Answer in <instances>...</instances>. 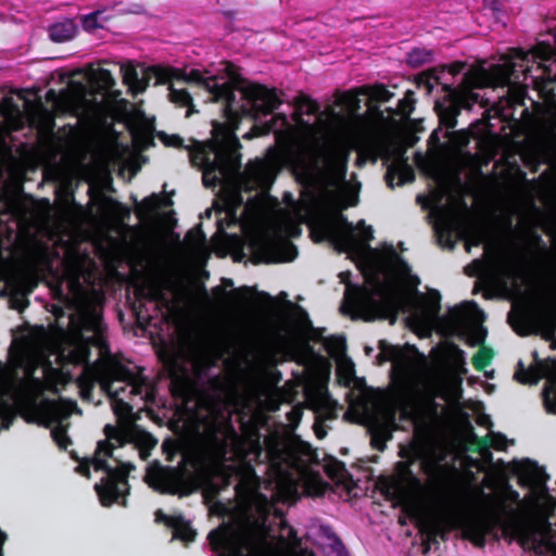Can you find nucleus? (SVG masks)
I'll return each instance as SVG.
<instances>
[{
	"label": "nucleus",
	"instance_id": "2f4dec72",
	"mask_svg": "<svg viewBox=\"0 0 556 556\" xmlns=\"http://www.w3.org/2000/svg\"><path fill=\"white\" fill-rule=\"evenodd\" d=\"M402 173H397V169L394 168V167H390L387 175H386V179H387V184L393 188L394 187V178L396 175H399V181L396 182V185H403L404 182L406 181H409L413 179V173H412V169L408 168V167H405L401 170Z\"/></svg>",
	"mask_w": 556,
	"mask_h": 556
},
{
	"label": "nucleus",
	"instance_id": "79ce46f5",
	"mask_svg": "<svg viewBox=\"0 0 556 556\" xmlns=\"http://www.w3.org/2000/svg\"><path fill=\"white\" fill-rule=\"evenodd\" d=\"M144 202L148 205V207L151 210L157 208L160 205L159 198L156 195L146 199Z\"/></svg>",
	"mask_w": 556,
	"mask_h": 556
},
{
	"label": "nucleus",
	"instance_id": "4468645a",
	"mask_svg": "<svg viewBox=\"0 0 556 556\" xmlns=\"http://www.w3.org/2000/svg\"><path fill=\"white\" fill-rule=\"evenodd\" d=\"M299 363L303 365L304 372L311 376V381L305 382L304 386L306 401L320 418H334L337 403L330 397L328 390L319 377L325 363L324 357L317 355L306 345L304 346L302 355L299 356Z\"/></svg>",
	"mask_w": 556,
	"mask_h": 556
},
{
	"label": "nucleus",
	"instance_id": "dca6fc26",
	"mask_svg": "<svg viewBox=\"0 0 556 556\" xmlns=\"http://www.w3.org/2000/svg\"><path fill=\"white\" fill-rule=\"evenodd\" d=\"M509 321L519 334H540L551 343V349H556V308L554 304L536 312L510 315Z\"/></svg>",
	"mask_w": 556,
	"mask_h": 556
},
{
	"label": "nucleus",
	"instance_id": "58836bf2",
	"mask_svg": "<svg viewBox=\"0 0 556 556\" xmlns=\"http://www.w3.org/2000/svg\"><path fill=\"white\" fill-rule=\"evenodd\" d=\"M165 282H160L159 285H155L151 288V296L155 300H162L165 301V295L163 291V285Z\"/></svg>",
	"mask_w": 556,
	"mask_h": 556
},
{
	"label": "nucleus",
	"instance_id": "c9c22d12",
	"mask_svg": "<svg viewBox=\"0 0 556 556\" xmlns=\"http://www.w3.org/2000/svg\"><path fill=\"white\" fill-rule=\"evenodd\" d=\"M529 237H530V240L532 241V243L543 253V254H547V245L545 243V241L543 240L542 236L535 231V230H530L529 231Z\"/></svg>",
	"mask_w": 556,
	"mask_h": 556
},
{
	"label": "nucleus",
	"instance_id": "8fccbe9b",
	"mask_svg": "<svg viewBox=\"0 0 556 556\" xmlns=\"http://www.w3.org/2000/svg\"><path fill=\"white\" fill-rule=\"evenodd\" d=\"M222 283H223L224 288H228V287H232L233 286L232 280L228 279V278H223Z\"/></svg>",
	"mask_w": 556,
	"mask_h": 556
},
{
	"label": "nucleus",
	"instance_id": "cd10ccee",
	"mask_svg": "<svg viewBox=\"0 0 556 556\" xmlns=\"http://www.w3.org/2000/svg\"><path fill=\"white\" fill-rule=\"evenodd\" d=\"M336 362L338 365V375L340 377V380L344 384L349 386L355 379V369L353 362L346 356L340 357L336 359Z\"/></svg>",
	"mask_w": 556,
	"mask_h": 556
},
{
	"label": "nucleus",
	"instance_id": "a19ab883",
	"mask_svg": "<svg viewBox=\"0 0 556 556\" xmlns=\"http://www.w3.org/2000/svg\"><path fill=\"white\" fill-rule=\"evenodd\" d=\"M84 27L86 29H94L98 27L96 23V15H89L84 20Z\"/></svg>",
	"mask_w": 556,
	"mask_h": 556
},
{
	"label": "nucleus",
	"instance_id": "4d7b16f0",
	"mask_svg": "<svg viewBox=\"0 0 556 556\" xmlns=\"http://www.w3.org/2000/svg\"><path fill=\"white\" fill-rule=\"evenodd\" d=\"M242 302H244V299H241V302H239L237 305H242Z\"/></svg>",
	"mask_w": 556,
	"mask_h": 556
},
{
	"label": "nucleus",
	"instance_id": "f3484780",
	"mask_svg": "<svg viewBox=\"0 0 556 556\" xmlns=\"http://www.w3.org/2000/svg\"><path fill=\"white\" fill-rule=\"evenodd\" d=\"M515 378L521 383H536L541 378L546 379L543 389V402L548 414H556V358L535 361V365L525 368L519 363Z\"/></svg>",
	"mask_w": 556,
	"mask_h": 556
},
{
	"label": "nucleus",
	"instance_id": "864d4df0",
	"mask_svg": "<svg viewBox=\"0 0 556 556\" xmlns=\"http://www.w3.org/2000/svg\"><path fill=\"white\" fill-rule=\"evenodd\" d=\"M484 419L486 420V419H488V416L482 417V418H481V420H480V422L482 424Z\"/></svg>",
	"mask_w": 556,
	"mask_h": 556
},
{
	"label": "nucleus",
	"instance_id": "4c0bfd02",
	"mask_svg": "<svg viewBox=\"0 0 556 556\" xmlns=\"http://www.w3.org/2000/svg\"><path fill=\"white\" fill-rule=\"evenodd\" d=\"M413 111L412 100L409 97L401 100L400 102V112L403 116H409Z\"/></svg>",
	"mask_w": 556,
	"mask_h": 556
},
{
	"label": "nucleus",
	"instance_id": "393cba45",
	"mask_svg": "<svg viewBox=\"0 0 556 556\" xmlns=\"http://www.w3.org/2000/svg\"><path fill=\"white\" fill-rule=\"evenodd\" d=\"M146 481L155 490L167 491L166 473L163 468L149 466L147 468Z\"/></svg>",
	"mask_w": 556,
	"mask_h": 556
},
{
	"label": "nucleus",
	"instance_id": "6ab92c4d",
	"mask_svg": "<svg viewBox=\"0 0 556 556\" xmlns=\"http://www.w3.org/2000/svg\"><path fill=\"white\" fill-rule=\"evenodd\" d=\"M85 76L90 89L102 94V99L97 102L92 92L85 85L79 84L78 86V91L86 94V111L96 110L101 105L105 93L115 86L116 81L109 70L99 66L94 67L91 64L86 67Z\"/></svg>",
	"mask_w": 556,
	"mask_h": 556
},
{
	"label": "nucleus",
	"instance_id": "6e6552de",
	"mask_svg": "<svg viewBox=\"0 0 556 556\" xmlns=\"http://www.w3.org/2000/svg\"><path fill=\"white\" fill-rule=\"evenodd\" d=\"M440 294L433 291L428 299L418 303L410 315L412 325L425 334L437 330L444 337L455 336L470 345L480 344L485 337L482 323L484 313L475 302H464L440 316Z\"/></svg>",
	"mask_w": 556,
	"mask_h": 556
},
{
	"label": "nucleus",
	"instance_id": "37998d69",
	"mask_svg": "<svg viewBox=\"0 0 556 556\" xmlns=\"http://www.w3.org/2000/svg\"><path fill=\"white\" fill-rule=\"evenodd\" d=\"M280 526V531H281V535H283L285 532L288 533V535H291L293 534V529L290 527V523H287V522H283V523H279Z\"/></svg>",
	"mask_w": 556,
	"mask_h": 556
},
{
	"label": "nucleus",
	"instance_id": "4be33fe9",
	"mask_svg": "<svg viewBox=\"0 0 556 556\" xmlns=\"http://www.w3.org/2000/svg\"><path fill=\"white\" fill-rule=\"evenodd\" d=\"M538 131L544 138L556 135V99L549 101L544 115L538 123Z\"/></svg>",
	"mask_w": 556,
	"mask_h": 556
},
{
	"label": "nucleus",
	"instance_id": "09e8293b",
	"mask_svg": "<svg viewBox=\"0 0 556 556\" xmlns=\"http://www.w3.org/2000/svg\"><path fill=\"white\" fill-rule=\"evenodd\" d=\"M226 70L231 80H236V73L233 72L232 67L230 65H226Z\"/></svg>",
	"mask_w": 556,
	"mask_h": 556
},
{
	"label": "nucleus",
	"instance_id": "20e7f679",
	"mask_svg": "<svg viewBox=\"0 0 556 556\" xmlns=\"http://www.w3.org/2000/svg\"><path fill=\"white\" fill-rule=\"evenodd\" d=\"M555 59L556 35L554 47L546 42H540L527 52L514 49L509 54L503 56L502 63L466 74L458 89H451L445 76L459 74L465 67L463 62L430 70L422 84L429 93L433 90L435 84L441 85L444 90H448L451 105L440 116L441 123L448 130L456 126V115L462 109L469 110L476 103L485 104L488 102L476 89L507 87L506 93L509 102L521 103L528 86L531 85L540 89L545 80L556 83Z\"/></svg>",
	"mask_w": 556,
	"mask_h": 556
},
{
	"label": "nucleus",
	"instance_id": "a878e982",
	"mask_svg": "<svg viewBox=\"0 0 556 556\" xmlns=\"http://www.w3.org/2000/svg\"><path fill=\"white\" fill-rule=\"evenodd\" d=\"M172 531V539L179 540L186 544L194 541L197 530L190 527V523H167Z\"/></svg>",
	"mask_w": 556,
	"mask_h": 556
},
{
	"label": "nucleus",
	"instance_id": "603ef678",
	"mask_svg": "<svg viewBox=\"0 0 556 556\" xmlns=\"http://www.w3.org/2000/svg\"><path fill=\"white\" fill-rule=\"evenodd\" d=\"M325 433H321L317 430V437L321 438Z\"/></svg>",
	"mask_w": 556,
	"mask_h": 556
},
{
	"label": "nucleus",
	"instance_id": "423d86ee",
	"mask_svg": "<svg viewBox=\"0 0 556 556\" xmlns=\"http://www.w3.org/2000/svg\"><path fill=\"white\" fill-rule=\"evenodd\" d=\"M414 529L424 554L438 548L440 540L445 541L452 530L478 547H483L489 539H497L501 530L510 531L523 548L556 556V523H414Z\"/></svg>",
	"mask_w": 556,
	"mask_h": 556
},
{
	"label": "nucleus",
	"instance_id": "f8f14e48",
	"mask_svg": "<svg viewBox=\"0 0 556 556\" xmlns=\"http://www.w3.org/2000/svg\"><path fill=\"white\" fill-rule=\"evenodd\" d=\"M467 249L484 244V253L490 254L489 267L504 287L519 288L527 266L523 256L516 251L494 252L484 230L473 229L466 239Z\"/></svg>",
	"mask_w": 556,
	"mask_h": 556
},
{
	"label": "nucleus",
	"instance_id": "39448f33",
	"mask_svg": "<svg viewBox=\"0 0 556 556\" xmlns=\"http://www.w3.org/2000/svg\"><path fill=\"white\" fill-rule=\"evenodd\" d=\"M511 473L527 489L523 497L513 489L505 477L486 475L484 485L490 493L481 492L479 510L488 521H548L556 518V498L548 493V476L530 459L509 464Z\"/></svg>",
	"mask_w": 556,
	"mask_h": 556
},
{
	"label": "nucleus",
	"instance_id": "e433bc0d",
	"mask_svg": "<svg viewBox=\"0 0 556 556\" xmlns=\"http://www.w3.org/2000/svg\"><path fill=\"white\" fill-rule=\"evenodd\" d=\"M490 444L496 450H504L507 445V439L501 433H490Z\"/></svg>",
	"mask_w": 556,
	"mask_h": 556
},
{
	"label": "nucleus",
	"instance_id": "5fc2aeb1",
	"mask_svg": "<svg viewBox=\"0 0 556 556\" xmlns=\"http://www.w3.org/2000/svg\"><path fill=\"white\" fill-rule=\"evenodd\" d=\"M240 292H241L240 289H237V290L233 291V293H240Z\"/></svg>",
	"mask_w": 556,
	"mask_h": 556
},
{
	"label": "nucleus",
	"instance_id": "de8ad7c7",
	"mask_svg": "<svg viewBox=\"0 0 556 556\" xmlns=\"http://www.w3.org/2000/svg\"><path fill=\"white\" fill-rule=\"evenodd\" d=\"M213 293L215 296L220 298L222 295H224L225 291L223 287H216L213 289Z\"/></svg>",
	"mask_w": 556,
	"mask_h": 556
},
{
	"label": "nucleus",
	"instance_id": "ea45409f",
	"mask_svg": "<svg viewBox=\"0 0 556 556\" xmlns=\"http://www.w3.org/2000/svg\"><path fill=\"white\" fill-rule=\"evenodd\" d=\"M164 143L166 146H172V147H181L182 146V139L180 137H178V136H167L164 139Z\"/></svg>",
	"mask_w": 556,
	"mask_h": 556
},
{
	"label": "nucleus",
	"instance_id": "a211bd4d",
	"mask_svg": "<svg viewBox=\"0 0 556 556\" xmlns=\"http://www.w3.org/2000/svg\"><path fill=\"white\" fill-rule=\"evenodd\" d=\"M381 488L388 497L403 505L413 503L422 492L420 480L404 462L397 464L394 476L381 481Z\"/></svg>",
	"mask_w": 556,
	"mask_h": 556
},
{
	"label": "nucleus",
	"instance_id": "7c9ffc66",
	"mask_svg": "<svg viewBox=\"0 0 556 556\" xmlns=\"http://www.w3.org/2000/svg\"><path fill=\"white\" fill-rule=\"evenodd\" d=\"M432 60V51L425 48H416L407 55V63L414 67L426 64Z\"/></svg>",
	"mask_w": 556,
	"mask_h": 556
},
{
	"label": "nucleus",
	"instance_id": "5701e85b",
	"mask_svg": "<svg viewBox=\"0 0 556 556\" xmlns=\"http://www.w3.org/2000/svg\"><path fill=\"white\" fill-rule=\"evenodd\" d=\"M77 27L71 20L55 23L50 27L49 36L54 42H64L75 37Z\"/></svg>",
	"mask_w": 556,
	"mask_h": 556
},
{
	"label": "nucleus",
	"instance_id": "bb28decb",
	"mask_svg": "<svg viewBox=\"0 0 556 556\" xmlns=\"http://www.w3.org/2000/svg\"><path fill=\"white\" fill-rule=\"evenodd\" d=\"M452 363L455 370L454 380L457 387H459L462 383V375L467 372L466 356L465 352L455 345L452 346Z\"/></svg>",
	"mask_w": 556,
	"mask_h": 556
},
{
	"label": "nucleus",
	"instance_id": "9b49d317",
	"mask_svg": "<svg viewBox=\"0 0 556 556\" xmlns=\"http://www.w3.org/2000/svg\"><path fill=\"white\" fill-rule=\"evenodd\" d=\"M266 531V523H219L207 539L217 556H262ZM304 556L314 555L305 553Z\"/></svg>",
	"mask_w": 556,
	"mask_h": 556
},
{
	"label": "nucleus",
	"instance_id": "1a4fd4ad",
	"mask_svg": "<svg viewBox=\"0 0 556 556\" xmlns=\"http://www.w3.org/2000/svg\"><path fill=\"white\" fill-rule=\"evenodd\" d=\"M249 394L242 393L236 386H227L218 391L210 403L211 421L205 426L200 440V454L203 462L220 463L228 453L230 444L237 442L235 429L229 424L230 415L244 408Z\"/></svg>",
	"mask_w": 556,
	"mask_h": 556
},
{
	"label": "nucleus",
	"instance_id": "aec40b11",
	"mask_svg": "<svg viewBox=\"0 0 556 556\" xmlns=\"http://www.w3.org/2000/svg\"><path fill=\"white\" fill-rule=\"evenodd\" d=\"M328 476L333 480L338 489H342L348 497L355 495L353 493L355 483L349 475L342 463L331 462L326 466Z\"/></svg>",
	"mask_w": 556,
	"mask_h": 556
},
{
	"label": "nucleus",
	"instance_id": "6e6d98bb",
	"mask_svg": "<svg viewBox=\"0 0 556 556\" xmlns=\"http://www.w3.org/2000/svg\"><path fill=\"white\" fill-rule=\"evenodd\" d=\"M242 302H244V299H241V302H239L237 305H242Z\"/></svg>",
	"mask_w": 556,
	"mask_h": 556
},
{
	"label": "nucleus",
	"instance_id": "2eb2a0df",
	"mask_svg": "<svg viewBox=\"0 0 556 556\" xmlns=\"http://www.w3.org/2000/svg\"><path fill=\"white\" fill-rule=\"evenodd\" d=\"M466 205L458 207L453 199L448 203L442 204L441 198L433 199L431 214L434 218V229L439 236L441 244L453 247V238L464 235L467 224Z\"/></svg>",
	"mask_w": 556,
	"mask_h": 556
},
{
	"label": "nucleus",
	"instance_id": "c85d7f7f",
	"mask_svg": "<svg viewBox=\"0 0 556 556\" xmlns=\"http://www.w3.org/2000/svg\"><path fill=\"white\" fill-rule=\"evenodd\" d=\"M324 345L331 357L338 359L345 355V340L342 337H329L324 339Z\"/></svg>",
	"mask_w": 556,
	"mask_h": 556
},
{
	"label": "nucleus",
	"instance_id": "7ed1b4c3",
	"mask_svg": "<svg viewBox=\"0 0 556 556\" xmlns=\"http://www.w3.org/2000/svg\"><path fill=\"white\" fill-rule=\"evenodd\" d=\"M249 448L251 459L268 463L275 484L271 497L252 490L242 492L237 484L233 501L211 500V516L228 517L229 521H267L271 516L283 517V504L294 503L302 495L319 496L325 493L328 485L311 468L315 452L307 443L275 431L264 438L263 444L260 438L250 439Z\"/></svg>",
	"mask_w": 556,
	"mask_h": 556
},
{
	"label": "nucleus",
	"instance_id": "9d476101",
	"mask_svg": "<svg viewBox=\"0 0 556 556\" xmlns=\"http://www.w3.org/2000/svg\"><path fill=\"white\" fill-rule=\"evenodd\" d=\"M381 354L392 363L401 384L403 402L413 412L430 408L434 401L432 386L425 372L426 358L413 348L383 345Z\"/></svg>",
	"mask_w": 556,
	"mask_h": 556
},
{
	"label": "nucleus",
	"instance_id": "473e14b6",
	"mask_svg": "<svg viewBox=\"0 0 556 556\" xmlns=\"http://www.w3.org/2000/svg\"><path fill=\"white\" fill-rule=\"evenodd\" d=\"M350 409L359 416H367L369 415V403L362 394L356 401L351 402Z\"/></svg>",
	"mask_w": 556,
	"mask_h": 556
},
{
	"label": "nucleus",
	"instance_id": "ddd939ff",
	"mask_svg": "<svg viewBox=\"0 0 556 556\" xmlns=\"http://www.w3.org/2000/svg\"><path fill=\"white\" fill-rule=\"evenodd\" d=\"M299 233V225L290 215L278 216L260 233L257 247L264 262H291L296 255V248L288 241L289 236Z\"/></svg>",
	"mask_w": 556,
	"mask_h": 556
},
{
	"label": "nucleus",
	"instance_id": "c756f323",
	"mask_svg": "<svg viewBox=\"0 0 556 556\" xmlns=\"http://www.w3.org/2000/svg\"><path fill=\"white\" fill-rule=\"evenodd\" d=\"M351 93L358 97V94H366L371 100L387 102L391 99L392 93L386 89L383 86H376L374 88H361L357 92L350 91ZM359 100V98H357Z\"/></svg>",
	"mask_w": 556,
	"mask_h": 556
},
{
	"label": "nucleus",
	"instance_id": "f257e3e1",
	"mask_svg": "<svg viewBox=\"0 0 556 556\" xmlns=\"http://www.w3.org/2000/svg\"><path fill=\"white\" fill-rule=\"evenodd\" d=\"M227 85L235 110L227 111L225 98L223 109L225 123L213 124L212 140L206 147L200 146L190 154L193 165L202 169L205 187H219L225 211L236 219V210L244 202L242 191L260 190L265 193L277 173L289 166L305 184H321V206L330 216L320 222V239L328 240L339 252L353 258L365 280L363 287L353 286L345 280L349 273H342L346 285L342 311L353 318L374 320L396 319L399 311L410 301L402 280L408 274V265L401 258L392 245L381 250L372 249L371 226L359 220L355 226L341 211L354 206L358 201L359 184L346 179V164L350 152H357V163H375L386 151L388 134L386 128L368 115L358 113L361 100L351 92L340 94L334 105L319 111L313 99L301 96L295 101L294 122L291 125L286 115H276L270 123L255 125L243 138L251 139L273 131L278 147H270L263 160L249 163L241 172L240 147L235 135L239 114L252 115L256 121L267 116L280 103L275 89L257 84H243L240 87L247 105L236 102L233 87Z\"/></svg>",
	"mask_w": 556,
	"mask_h": 556
},
{
	"label": "nucleus",
	"instance_id": "f704fd0d",
	"mask_svg": "<svg viewBox=\"0 0 556 556\" xmlns=\"http://www.w3.org/2000/svg\"><path fill=\"white\" fill-rule=\"evenodd\" d=\"M545 279L549 292L556 293V263L546 269Z\"/></svg>",
	"mask_w": 556,
	"mask_h": 556
},
{
	"label": "nucleus",
	"instance_id": "412c9836",
	"mask_svg": "<svg viewBox=\"0 0 556 556\" xmlns=\"http://www.w3.org/2000/svg\"><path fill=\"white\" fill-rule=\"evenodd\" d=\"M320 545L327 556H350L341 539L328 525L320 527Z\"/></svg>",
	"mask_w": 556,
	"mask_h": 556
},
{
	"label": "nucleus",
	"instance_id": "c03bdc74",
	"mask_svg": "<svg viewBox=\"0 0 556 556\" xmlns=\"http://www.w3.org/2000/svg\"><path fill=\"white\" fill-rule=\"evenodd\" d=\"M301 410L300 409H292L290 413V420L291 422H296L301 418Z\"/></svg>",
	"mask_w": 556,
	"mask_h": 556
},
{
	"label": "nucleus",
	"instance_id": "a18cd8bd",
	"mask_svg": "<svg viewBox=\"0 0 556 556\" xmlns=\"http://www.w3.org/2000/svg\"><path fill=\"white\" fill-rule=\"evenodd\" d=\"M482 355L483 353L482 352H479L475 357H473V363L477 367H482L484 365V361L482 359Z\"/></svg>",
	"mask_w": 556,
	"mask_h": 556
},
{
	"label": "nucleus",
	"instance_id": "13d9d810",
	"mask_svg": "<svg viewBox=\"0 0 556 556\" xmlns=\"http://www.w3.org/2000/svg\"><path fill=\"white\" fill-rule=\"evenodd\" d=\"M555 64H556V60H555Z\"/></svg>",
	"mask_w": 556,
	"mask_h": 556
},
{
	"label": "nucleus",
	"instance_id": "f03ea898",
	"mask_svg": "<svg viewBox=\"0 0 556 556\" xmlns=\"http://www.w3.org/2000/svg\"><path fill=\"white\" fill-rule=\"evenodd\" d=\"M60 367L50 361L37 358L28 364L23 377L17 381L4 379L0 382V429H8L16 409H33L38 422L52 427L51 435L58 445L65 448L68 438L64 421L78 412L73 401H45L37 404L45 390L59 391V387L71 380L70 365H84V372L100 383L112 401L117 425L105 426L106 440L98 444L92 458L81 462L76 470L86 477L90 468L103 471L100 483L94 485L102 505L125 504L128 493L127 473L135 469L130 460L123 459L127 448L144 460L156 446L157 440L136 425V414L131 401H148L152 388L144 377L134 372L115 359L109 350L101 319L96 314L86 313L85 331H80L68 344L54 353Z\"/></svg>",
	"mask_w": 556,
	"mask_h": 556
},
{
	"label": "nucleus",
	"instance_id": "72a5a7b5",
	"mask_svg": "<svg viewBox=\"0 0 556 556\" xmlns=\"http://www.w3.org/2000/svg\"><path fill=\"white\" fill-rule=\"evenodd\" d=\"M389 439H391L390 431L388 429H382L381 431L372 433L371 443L376 448L382 451L384 448L386 441Z\"/></svg>",
	"mask_w": 556,
	"mask_h": 556
},
{
	"label": "nucleus",
	"instance_id": "49530a36",
	"mask_svg": "<svg viewBox=\"0 0 556 556\" xmlns=\"http://www.w3.org/2000/svg\"><path fill=\"white\" fill-rule=\"evenodd\" d=\"M7 540V534L0 530V556H3L2 546Z\"/></svg>",
	"mask_w": 556,
	"mask_h": 556
},
{
	"label": "nucleus",
	"instance_id": "3c124183",
	"mask_svg": "<svg viewBox=\"0 0 556 556\" xmlns=\"http://www.w3.org/2000/svg\"><path fill=\"white\" fill-rule=\"evenodd\" d=\"M155 521L161 522V521H172V520L166 518L165 516L159 515Z\"/></svg>",
	"mask_w": 556,
	"mask_h": 556
},
{
	"label": "nucleus",
	"instance_id": "0eeeda50",
	"mask_svg": "<svg viewBox=\"0 0 556 556\" xmlns=\"http://www.w3.org/2000/svg\"><path fill=\"white\" fill-rule=\"evenodd\" d=\"M121 74L123 83L132 94L142 93L149 81L154 79V84H168L169 85V100L179 105L188 108L186 117H189L194 112L192 98L190 93L184 88L175 87L176 83L195 84L205 88L211 94L213 101H219L225 98L228 101L227 111L235 110L230 96L232 92L227 85H220L216 80L215 75L204 76L199 70H178L173 67L152 66L138 68L132 62L121 63Z\"/></svg>",
	"mask_w": 556,
	"mask_h": 556
},
{
	"label": "nucleus",
	"instance_id": "b1692460",
	"mask_svg": "<svg viewBox=\"0 0 556 556\" xmlns=\"http://www.w3.org/2000/svg\"><path fill=\"white\" fill-rule=\"evenodd\" d=\"M225 366L228 370L233 372H253L257 368V364L249 359V354L243 353L242 355L236 354L232 358H227L225 361Z\"/></svg>",
	"mask_w": 556,
	"mask_h": 556
}]
</instances>
